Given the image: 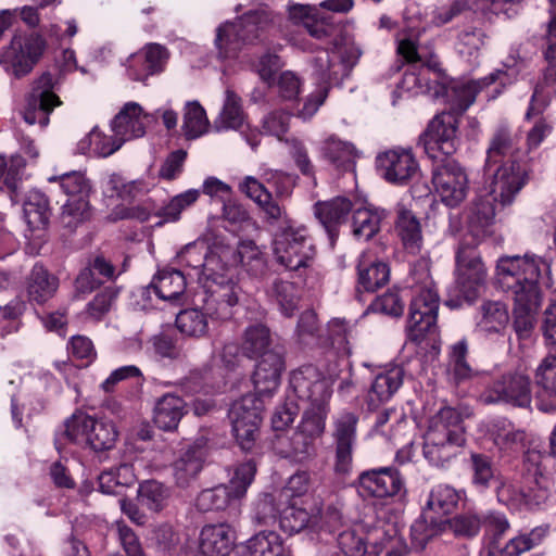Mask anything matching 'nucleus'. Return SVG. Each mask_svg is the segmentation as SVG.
Masks as SVG:
<instances>
[{
  "mask_svg": "<svg viewBox=\"0 0 556 556\" xmlns=\"http://www.w3.org/2000/svg\"><path fill=\"white\" fill-rule=\"evenodd\" d=\"M395 229L408 253L417 254L420 252L424 242L420 223L418 218L404 206L397 207Z\"/></svg>",
  "mask_w": 556,
  "mask_h": 556,
  "instance_id": "obj_38",
  "label": "nucleus"
},
{
  "mask_svg": "<svg viewBox=\"0 0 556 556\" xmlns=\"http://www.w3.org/2000/svg\"><path fill=\"white\" fill-rule=\"evenodd\" d=\"M328 412L329 406L313 407L309 405L304 412L296 430L315 442L325 431Z\"/></svg>",
  "mask_w": 556,
  "mask_h": 556,
  "instance_id": "obj_57",
  "label": "nucleus"
},
{
  "mask_svg": "<svg viewBox=\"0 0 556 556\" xmlns=\"http://www.w3.org/2000/svg\"><path fill=\"white\" fill-rule=\"evenodd\" d=\"M235 541L236 533L230 525H206L200 532V552L205 556H228Z\"/></svg>",
  "mask_w": 556,
  "mask_h": 556,
  "instance_id": "obj_29",
  "label": "nucleus"
},
{
  "mask_svg": "<svg viewBox=\"0 0 556 556\" xmlns=\"http://www.w3.org/2000/svg\"><path fill=\"white\" fill-rule=\"evenodd\" d=\"M86 443L94 452H104L116 444L118 432L111 420L94 418L88 415Z\"/></svg>",
  "mask_w": 556,
  "mask_h": 556,
  "instance_id": "obj_37",
  "label": "nucleus"
},
{
  "mask_svg": "<svg viewBox=\"0 0 556 556\" xmlns=\"http://www.w3.org/2000/svg\"><path fill=\"white\" fill-rule=\"evenodd\" d=\"M386 217L383 210L358 208L353 214V233L356 238L369 240L380 228L381 220Z\"/></svg>",
  "mask_w": 556,
  "mask_h": 556,
  "instance_id": "obj_52",
  "label": "nucleus"
},
{
  "mask_svg": "<svg viewBox=\"0 0 556 556\" xmlns=\"http://www.w3.org/2000/svg\"><path fill=\"white\" fill-rule=\"evenodd\" d=\"M534 378L539 387L556 396V351L548 349V354L538 366ZM538 407L544 413H551L556 410V402L554 404H546L540 401Z\"/></svg>",
  "mask_w": 556,
  "mask_h": 556,
  "instance_id": "obj_46",
  "label": "nucleus"
},
{
  "mask_svg": "<svg viewBox=\"0 0 556 556\" xmlns=\"http://www.w3.org/2000/svg\"><path fill=\"white\" fill-rule=\"evenodd\" d=\"M168 49L160 43L151 42L142 49L141 83L148 77L162 74L169 61Z\"/></svg>",
  "mask_w": 556,
  "mask_h": 556,
  "instance_id": "obj_49",
  "label": "nucleus"
},
{
  "mask_svg": "<svg viewBox=\"0 0 556 556\" xmlns=\"http://www.w3.org/2000/svg\"><path fill=\"white\" fill-rule=\"evenodd\" d=\"M358 416L342 410L332 417L331 439L333 445V471L349 476L353 469V455L357 443Z\"/></svg>",
  "mask_w": 556,
  "mask_h": 556,
  "instance_id": "obj_13",
  "label": "nucleus"
},
{
  "mask_svg": "<svg viewBox=\"0 0 556 556\" xmlns=\"http://www.w3.org/2000/svg\"><path fill=\"white\" fill-rule=\"evenodd\" d=\"M275 24V17L264 9L250 11L235 22H226L216 29L215 47L220 58H231L243 45L253 43Z\"/></svg>",
  "mask_w": 556,
  "mask_h": 556,
  "instance_id": "obj_5",
  "label": "nucleus"
},
{
  "mask_svg": "<svg viewBox=\"0 0 556 556\" xmlns=\"http://www.w3.org/2000/svg\"><path fill=\"white\" fill-rule=\"evenodd\" d=\"M267 351H277L273 346L269 329L263 324L248 326L242 334L241 353L249 358H258Z\"/></svg>",
  "mask_w": 556,
  "mask_h": 556,
  "instance_id": "obj_42",
  "label": "nucleus"
},
{
  "mask_svg": "<svg viewBox=\"0 0 556 556\" xmlns=\"http://www.w3.org/2000/svg\"><path fill=\"white\" fill-rule=\"evenodd\" d=\"M532 400L530 377L521 371H508L497 377L480 395L483 404L505 403L529 407Z\"/></svg>",
  "mask_w": 556,
  "mask_h": 556,
  "instance_id": "obj_16",
  "label": "nucleus"
},
{
  "mask_svg": "<svg viewBox=\"0 0 556 556\" xmlns=\"http://www.w3.org/2000/svg\"><path fill=\"white\" fill-rule=\"evenodd\" d=\"M185 413V401L179 396L166 394L157 401L153 420L160 429L170 431L178 427Z\"/></svg>",
  "mask_w": 556,
  "mask_h": 556,
  "instance_id": "obj_43",
  "label": "nucleus"
},
{
  "mask_svg": "<svg viewBox=\"0 0 556 556\" xmlns=\"http://www.w3.org/2000/svg\"><path fill=\"white\" fill-rule=\"evenodd\" d=\"M459 500L460 493L455 488L444 483L437 484L429 493L424 516L433 521V517L429 515L430 513L438 516L452 514L456 509Z\"/></svg>",
  "mask_w": 556,
  "mask_h": 556,
  "instance_id": "obj_41",
  "label": "nucleus"
},
{
  "mask_svg": "<svg viewBox=\"0 0 556 556\" xmlns=\"http://www.w3.org/2000/svg\"><path fill=\"white\" fill-rule=\"evenodd\" d=\"M263 401L257 394L248 393L235 401L229 409L232 433L241 450L249 452L254 447L263 420Z\"/></svg>",
  "mask_w": 556,
  "mask_h": 556,
  "instance_id": "obj_12",
  "label": "nucleus"
},
{
  "mask_svg": "<svg viewBox=\"0 0 556 556\" xmlns=\"http://www.w3.org/2000/svg\"><path fill=\"white\" fill-rule=\"evenodd\" d=\"M331 380L314 365H304L290 377V387L296 397L313 407L329 406Z\"/></svg>",
  "mask_w": 556,
  "mask_h": 556,
  "instance_id": "obj_18",
  "label": "nucleus"
},
{
  "mask_svg": "<svg viewBox=\"0 0 556 556\" xmlns=\"http://www.w3.org/2000/svg\"><path fill=\"white\" fill-rule=\"evenodd\" d=\"M404 482L395 468L382 467L363 471L358 477L362 495L390 497L400 493Z\"/></svg>",
  "mask_w": 556,
  "mask_h": 556,
  "instance_id": "obj_24",
  "label": "nucleus"
},
{
  "mask_svg": "<svg viewBox=\"0 0 556 556\" xmlns=\"http://www.w3.org/2000/svg\"><path fill=\"white\" fill-rule=\"evenodd\" d=\"M486 39L488 35L483 28L467 24L457 33L455 48L460 55L470 59L479 54Z\"/></svg>",
  "mask_w": 556,
  "mask_h": 556,
  "instance_id": "obj_50",
  "label": "nucleus"
},
{
  "mask_svg": "<svg viewBox=\"0 0 556 556\" xmlns=\"http://www.w3.org/2000/svg\"><path fill=\"white\" fill-rule=\"evenodd\" d=\"M94 275H99L104 279H111L114 276V266L103 256H97L91 267L80 271L76 279L77 288L80 290H91L101 280H96Z\"/></svg>",
  "mask_w": 556,
  "mask_h": 556,
  "instance_id": "obj_60",
  "label": "nucleus"
},
{
  "mask_svg": "<svg viewBox=\"0 0 556 556\" xmlns=\"http://www.w3.org/2000/svg\"><path fill=\"white\" fill-rule=\"evenodd\" d=\"M432 184L437 194L446 206H457L467 195V175L455 160L444 159L434 165Z\"/></svg>",
  "mask_w": 556,
  "mask_h": 556,
  "instance_id": "obj_19",
  "label": "nucleus"
},
{
  "mask_svg": "<svg viewBox=\"0 0 556 556\" xmlns=\"http://www.w3.org/2000/svg\"><path fill=\"white\" fill-rule=\"evenodd\" d=\"M240 556H290L280 535L274 531H261L239 546Z\"/></svg>",
  "mask_w": 556,
  "mask_h": 556,
  "instance_id": "obj_36",
  "label": "nucleus"
},
{
  "mask_svg": "<svg viewBox=\"0 0 556 556\" xmlns=\"http://www.w3.org/2000/svg\"><path fill=\"white\" fill-rule=\"evenodd\" d=\"M206 112L198 101L186 103L182 131L187 139H195L204 135L208 128Z\"/></svg>",
  "mask_w": 556,
  "mask_h": 556,
  "instance_id": "obj_54",
  "label": "nucleus"
},
{
  "mask_svg": "<svg viewBox=\"0 0 556 556\" xmlns=\"http://www.w3.org/2000/svg\"><path fill=\"white\" fill-rule=\"evenodd\" d=\"M340 521V516L337 510H328L324 515L320 509L316 508L315 511L308 513L306 509L290 505L286 507L280 514V528L289 534L298 533L309 527L314 530L328 528L331 530L334 522Z\"/></svg>",
  "mask_w": 556,
  "mask_h": 556,
  "instance_id": "obj_23",
  "label": "nucleus"
},
{
  "mask_svg": "<svg viewBox=\"0 0 556 556\" xmlns=\"http://www.w3.org/2000/svg\"><path fill=\"white\" fill-rule=\"evenodd\" d=\"M459 117L452 112L437 114L420 135L418 143L422 146L429 157L438 159V153L448 156L459 146Z\"/></svg>",
  "mask_w": 556,
  "mask_h": 556,
  "instance_id": "obj_14",
  "label": "nucleus"
},
{
  "mask_svg": "<svg viewBox=\"0 0 556 556\" xmlns=\"http://www.w3.org/2000/svg\"><path fill=\"white\" fill-rule=\"evenodd\" d=\"M255 472L256 465L253 460L238 465L227 484L201 491L195 498V507L204 513L226 509L245 495Z\"/></svg>",
  "mask_w": 556,
  "mask_h": 556,
  "instance_id": "obj_9",
  "label": "nucleus"
},
{
  "mask_svg": "<svg viewBox=\"0 0 556 556\" xmlns=\"http://www.w3.org/2000/svg\"><path fill=\"white\" fill-rule=\"evenodd\" d=\"M439 304L434 283L425 273V281L415 287L409 306L407 331L413 341H421L427 333L435 330Z\"/></svg>",
  "mask_w": 556,
  "mask_h": 556,
  "instance_id": "obj_11",
  "label": "nucleus"
},
{
  "mask_svg": "<svg viewBox=\"0 0 556 556\" xmlns=\"http://www.w3.org/2000/svg\"><path fill=\"white\" fill-rule=\"evenodd\" d=\"M186 289V279L181 271L160 270L147 287V293L154 292L160 299L165 301H176L184 294Z\"/></svg>",
  "mask_w": 556,
  "mask_h": 556,
  "instance_id": "obj_40",
  "label": "nucleus"
},
{
  "mask_svg": "<svg viewBox=\"0 0 556 556\" xmlns=\"http://www.w3.org/2000/svg\"><path fill=\"white\" fill-rule=\"evenodd\" d=\"M358 286L365 291L374 292L389 281V266L379 261L370 251L359 255L357 263Z\"/></svg>",
  "mask_w": 556,
  "mask_h": 556,
  "instance_id": "obj_33",
  "label": "nucleus"
},
{
  "mask_svg": "<svg viewBox=\"0 0 556 556\" xmlns=\"http://www.w3.org/2000/svg\"><path fill=\"white\" fill-rule=\"evenodd\" d=\"M24 216L33 229L45 228L51 217V207L47 195L39 190H30L23 205Z\"/></svg>",
  "mask_w": 556,
  "mask_h": 556,
  "instance_id": "obj_45",
  "label": "nucleus"
},
{
  "mask_svg": "<svg viewBox=\"0 0 556 556\" xmlns=\"http://www.w3.org/2000/svg\"><path fill=\"white\" fill-rule=\"evenodd\" d=\"M493 225L490 227V233L479 239L470 232V215L468 216V231L463 242L459 243L456 251V282L459 292L464 298L472 302L475 301L485 286L488 270L477 252L476 247L485 238L493 233Z\"/></svg>",
  "mask_w": 556,
  "mask_h": 556,
  "instance_id": "obj_6",
  "label": "nucleus"
},
{
  "mask_svg": "<svg viewBox=\"0 0 556 556\" xmlns=\"http://www.w3.org/2000/svg\"><path fill=\"white\" fill-rule=\"evenodd\" d=\"M208 455V439L201 434L182 446L172 464L173 478L177 486L188 488L204 468Z\"/></svg>",
  "mask_w": 556,
  "mask_h": 556,
  "instance_id": "obj_20",
  "label": "nucleus"
},
{
  "mask_svg": "<svg viewBox=\"0 0 556 556\" xmlns=\"http://www.w3.org/2000/svg\"><path fill=\"white\" fill-rule=\"evenodd\" d=\"M273 250L277 262L289 270L307 267L315 255L306 228L291 220H285L276 231Z\"/></svg>",
  "mask_w": 556,
  "mask_h": 556,
  "instance_id": "obj_8",
  "label": "nucleus"
},
{
  "mask_svg": "<svg viewBox=\"0 0 556 556\" xmlns=\"http://www.w3.org/2000/svg\"><path fill=\"white\" fill-rule=\"evenodd\" d=\"M139 125V104L126 103L111 122L113 134L124 143L136 138Z\"/></svg>",
  "mask_w": 556,
  "mask_h": 556,
  "instance_id": "obj_48",
  "label": "nucleus"
},
{
  "mask_svg": "<svg viewBox=\"0 0 556 556\" xmlns=\"http://www.w3.org/2000/svg\"><path fill=\"white\" fill-rule=\"evenodd\" d=\"M108 191L115 192L121 200L109 215L112 222L122 219H134L139 214L137 195L139 194V185L136 180L125 182L119 175H112L106 184Z\"/></svg>",
  "mask_w": 556,
  "mask_h": 556,
  "instance_id": "obj_27",
  "label": "nucleus"
},
{
  "mask_svg": "<svg viewBox=\"0 0 556 556\" xmlns=\"http://www.w3.org/2000/svg\"><path fill=\"white\" fill-rule=\"evenodd\" d=\"M351 211L352 202L345 197H337L329 201L318 202L315 205V215L331 239L334 237L336 227L345 222Z\"/></svg>",
  "mask_w": 556,
  "mask_h": 556,
  "instance_id": "obj_39",
  "label": "nucleus"
},
{
  "mask_svg": "<svg viewBox=\"0 0 556 556\" xmlns=\"http://www.w3.org/2000/svg\"><path fill=\"white\" fill-rule=\"evenodd\" d=\"M295 340L301 345L316 344L320 337V325L313 309L304 311L298 320Z\"/></svg>",
  "mask_w": 556,
  "mask_h": 556,
  "instance_id": "obj_61",
  "label": "nucleus"
},
{
  "mask_svg": "<svg viewBox=\"0 0 556 556\" xmlns=\"http://www.w3.org/2000/svg\"><path fill=\"white\" fill-rule=\"evenodd\" d=\"M59 289V278L42 264H35L26 278L28 301L42 305L51 300Z\"/></svg>",
  "mask_w": 556,
  "mask_h": 556,
  "instance_id": "obj_31",
  "label": "nucleus"
},
{
  "mask_svg": "<svg viewBox=\"0 0 556 556\" xmlns=\"http://www.w3.org/2000/svg\"><path fill=\"white\" fill-rule=\"evenodd\" d=\"M338 545L345 556H378L377 552H368L364 538L355 530L348 529L339 533Z\"/></svg>",
  "mask_w": 556,
  "mask_h": 556,
  "instance_id": "obj_64",
  "label": "nucleus"
},
{
  "mask_svg": "<svg viewBox=\"0 0 556 556\" xmlns=\"http://www.w3.org/2000/svg\"><path fill=\"white\" fill-rule=\"evenodd\" d=\"M465 428L459 412L442 406L428 420L424 434L422 454L430 465L448 468L464 452Z\"/></svg>",
  "mask_w": 556,
  "mask_h": 556,
  "instance_id": "obj_3",
  "label": "nucleus"
},
{
  "mask_svg": "<svg viewBox=\"0 0 556 556\" xmlns=\"http://www.w3.org/2000/svg\"><path fill=\"white\" fill-rule=\"evenodd\" d=\"M519 137L507 125H498L490 138L484 165L491 179L489 191L470 208V232L476 238L490 233L495 217L496 203L502 206L513 202L525 184V169L518 163Z\"/></svg>",
  "mask_w": 556,
  "mask_h": 556,
  "instance_id": "obj_1",
  "label": "nucleus"
},
{
  "mask_svg": "<svg viewBox=\"0 0 556 556\" xmlns=\"http://www.w3.org/2000/svg\"><path fill=\"white\" fill-rule=\"evenodd\" d=\"M490 437L500 452L513 454L525 448L528 434L506 418L493 420L489 428Z\"/></svg>",
  "mask_w": 556,
  "mask_h": 556,
  "instance_id": "obj_30",
  "label": "nucleus"
},
{
  "mask_svg": "<svg viewBox=\"0 0 556 556\" xmlns=\"http://www.w3.org/2000/svg\"><path fill=\"white\" fill-rule=\"evenodd\" d=\"M403 367L396 365L379 372L368 392V405L378 407L388 402L400 389L404 378Z\"/></svg>",
  "mask_w": 556,
  "mask_h": 556,
  "instance_id": "obj_34",
  "label": "nucleus"
},
{
  "mask_svg": "<svg viewBox=\"0 0 556 556\" xmlns=\"http://www.w3.org/2000/svg\"><path fill=\"white\" fill-rule=\"evenodd\" d=\"M253 372V383L258 396L271 395L279 387L285 370V359L280 351H267Z\"/></svg>",
  "mask_w": 556,
  "mask_h": 556,
  "instance_id": "obj_26",
  "label": "nucleus"
},
{
  "mask_svg": "<svg viewBox=\"0 0 556 556\" xmlns=\"http://www.w3.org/2000/svg\"><path fill=\"white\" fill-rule=\"evenodd\" d=\"M497 501L513 511H528L539 508L548 497V491L534 485L523 488L515 481L503 480L496 486Z\"/></svg>",
  "mask_w": 556,
  "mask_h": 556,
  "instance_id": "obj_22",
  "label": "nucleus"
},
{
  "mask_svg": "<svg viewBox=\"0 0 556 556\" xmlns=\"http://www.w3.org/2000/svg\"><path fill=\"white\" fill-rule=\"evenodd\" d=\"M203 309L212 320H227L233 314V307L239 303L241 292L236 279V269L230 261L217 269L214 275L202 281Z\"/></svg>",
  "mask_w": 556,
  "mask_h": 556,
  "instance_id": "obj_7",
  "label": "nucleus"
},
{
  "mask_svg": "<svg viewBox=\"0 0 556 556\" xmlns=\"http://www.w3.org/2000/svg\"><path fill=\"white\" fill-rule=\"evenodd\" d=\"M446 525L456 536L472 538L479 533L482 518L475 513H465L447 520Z\"/></svg>",
  "mask_w": 556,
  "mask_h": 556,
  "instance_id": "obj_63",
  "label": "nucleus"
},
{
  "mask_svg": "<svg viewBox=\"0 0 556 556\" xmlns=\"http://www.w3.org/2000/svg\"><path fill=\"white\" fill-rule=\"evenodd\" d=\"M468 343L459 340L450 348L448 374L455 383H460L473 377L475 371L467 362Z\"/></svg>",
  "mask_w": 556,
  "mask_h": 556,
  "instance_id": "obj_51",
  "label": "nucleus"
},
{
  "mask_svg": "<svg viewBox=\"0 0 556 556\" xmlns=\"http://www.w3.org/2000/svg\"><path fill=\"white\" fill-rule=\"evenodd\" d=\"M60 181V187L68 199L89 200L91 186L86 176L80 172H71L61 175L60 177H51L49 181Z\"/></svg>",
  "mask_w": 556,
  "mask_h": 556,
  "instance_id": "obj_58",
  "label": "nucleus"
},
{
  "mask_svg": "<svg viewBox=\"0 0 556 556\" xmlns=\"http://www.w3.org/2000/svg\"><path fill=\"white\" fill-rule=\"evenodd\" d=\"M90 217L89 200L67 199L62 206L60 222L62 226L70 231L75 230L80 224Z\"/></svg>",
  "mask_w": 556,
  "mask_h": 556,
  "instance_id": "obj_56",
  "label": "nucleus"
},
{
  "mask_svg": "<svg viewBox=\"0 0 556 556\" xmlns=\"http://www.w3.org/2000/svg\"><path fill=\"white\" fill-rule=\"evenodd\" d=\"M235 254L230 245L214 244L211 249L204 242L187 244L177 255L181 265L195 270L200 281L222 268L225 263L233 258Z\"/></svg>",
  "mask_w": 556,
  "mask_h": 556,
  "instance_id": "obj_17",
  "label": "nucleus"
},
{
  "mask_svg": "<svg viewBox=\"0 0 556 556\" xmlns=\"http://www.w3.org/2000/svg\"><path fill=\"white\" fill-rule=\"evenodd\" d=\"M199 195V190L190 189L172 198L166 205L153 208V215L159 217V220L155 222L154 225L162 226L167 222H177L180 218L181 212L195 203ZM151 214L150 203L147 199L144 200L143 205H141V223L147 220Z\"/></svg>",
  "mask_w": 556,
  "mask_h": 556,
  "instance_id": "obj_32",
  "label": "nucleus"
},
{
  "mask_svg": "<svg viewBox=\"0 0 556 556\" xmlns=\"http://www.w3.org/2000/svg\"><path fill=\"white\" fill-rule=\"evenodd\" d=\"M45 49L43 39L36 34L14 36L11 41L13 74L20 78L27 75L39 60Z\"/></svg>",
  "mask_w": 556,
  "mask_h": 556,
  "instance_id": "obj_25",
  "label": "nucleus"
},
{
  "mask_svg": "<svg viewBox=\"0 0 556 556\" xmlns=\"http://www.w3.org/2000/svg\"><path fill=\"white\" fill-rule=\"evenodd\" d=\"M358 58L359 52L353 47L336 46L332 51H320L314 59V75L321 85L305 99L298 116L303 121L314 116L328 97L329 85L348 77Z\"/></svg>",
  "mask_w": 556,
  "mask_h": 556,
  "instance_id": "obj_4",
  "label": "nucleus"
},
{
  "mask_svg": "<svg viewBox=\"0 0 556 556\" xmlns=\"http://www.w3.org/2000/svg\"><path fill=\"white\" fill-rule=\"evenodd\" d=\"M509 321L507 305L502 301L488 300L479 306L475 331L484 338L504 336Z\"/></svg>",
  "mask_w": 556,
  "mask_h": 556,
  "instance_id": "obj_28",
  "label": "nucleus"
},
{
  "mask_svg": "<svg viewBox=\"0 0 556 556\" xmlns=\"http://www.w3.org/2000/svg\"><path fill=\"white\" fill-rule=\"evenodd\" d=\"M497 286L513 296L514 329L521 340L531 337L542 304L541 285L551 288V264L533 253L503 255L496 262Z\"/></svg>",
  "mask_w": 556,
  "mask_h": 556,
  "instance_id": "obj_2",
  "label": "nucleus"
},
{
  "mask_svg": "<svg viewBox=\"0 0 556 556\" xmlns=\"http://www.w3.org/2000/svg\"><path fill=\"white\" fill-rule=\"evenodd\" d=\"M324 155L338 166L350 165L355 157V148L352 143L342 141L336 136H330L324 142Z\"/></svg>",
  "mask_w": 556,
  "mask_h": 556,
  "instance_id": "obj_62",
  "label": "nucleus"
},
{
  "mask_svg": "<svg viewBox=\"0 0 556 556\" xmlns=\"http://www.w3.org/2000/svg\"><path fill=\"white\" fill-rule=\"evenodd\" d=\"M206 312L202 308H188L180 311L176 316L177 329L187 337H203L208 329Z\"/></svg>",
  "mask_w": 556,
  "mask_h": 556,
  "instance_id": "obj_53",
  "label": "nucleus"
},
{
  "mask_svg": "<svg viewBox=\"0 0 556 556\" xmlns=\"http://www.w3.org/2000/svg\"><path fill=\"white\" fill-rule=\"evenodd\" d=\"M243 119L241 99L232 90L227 89L223 111L215 121L216 129H238L243 125Z\"/></svg>",
  "mask_w": 556,
  "mask_h": 556,
  "instance_id": "obj_55",
  "label": "nucleus"
},
{
  "mask_svg": "<svg viewBox=\"0 0 556 556\" xmlns=\"http://www.w3.org/2000/svg\"><path fill=\"white\" fill-rule=\"evenodd\" d=\"M273 447L281 457L299 463L315 454V442L298 430L291 434H277Z\"/></svg>",
  "mask_w": 556,
  "mask_h": 556,
  "instance_id": "obj_35",
  "label": "nucleus"
},
{
  "mask_svg": "<svg viewBox=\"0 0 556 556\" xmlns=\"http://www.w3.org/2000/svg\"><path fill=\"white\" fill-rule=\"evenodd\" d=\"M233 258L230 260V265L235 269L237 262L252 275H261L266 268V258L264 252L252 241H241L237 250H233Z\"/></svg>",
  "mask_w": 556,
  "mask_h": 556,
  "instance_id": "obj_47",
  "label": "nucleus"
},
{
  "mask_svg": "<svg viewBox=\"0 0 556 556\" xmlns=\"http://www.w3.org/2000/svg\"><path fill=\"white\" fill-rule=\"evenodd\" d=\"M376 165L388 182L400 186L408 184L419 173V164L410 149L394 148L379 153Z\"/></svg>",
  "mask_w": 556,
  "mask_h": 556,
  "instance_id": "obj_21",
  "label": "nucleus"
},
{
  "mask_svg": "<svg viewBox=\"0 0 556 556\" xmlns=\"http://www.w3.org/2000/svg\"><path fill=\"white\" fill-rule=\"evenodd\" d=\"M516 63L515 59L507 60L503 63L504 68H497L479 79L451 81L446 89V97L452 108L463 113L473 104L477 96L491 85L498 84L505 87L513 84L518 75V70L515 68Z\"/></svg>",
  "mask_w": 556,
  "mask_h": 556,
  "instance_id": "obj_10",
  "label": "nucleus"
},
{
  "mask_svg": "<svg viewBox=\"0 0 556 556\" xmlns=\"http://www.w3.org/2000/svg\"><path fill=\"white\" fill-rule=\"evenodd\" d=\"M59 84V78L49 72L42 73L34 81L23 112L27 124H38L42 128L49 124L50 114L54 108L62 104L60 97L55 93Z\"/></svg>",
  "mask_w": 556,
  "mask_h": 556,
  "instance_id": "obj_15",
  "label": "nucleus"
},
{
  "mask_svg": "<svg viewBox=\"0 0 556 556\" xmlns=\"http://www.w3.org/2000/svg\"><path fill=\"white\" fill-rule=\"evenodd\" d=\"M547 531V527H536L528 533L514 536L501 549H489L485 556H521L541 544Z\"/></svg>",
  "mask_w": 556,
  "mask_h": 556,
  "instance_id": "obj_44",
  "label": "nucleus"
},
{
  "mask_svg": "<svg viewBox=\"0 0 556 556\" xmlns=\"http://www.w3.org/2000/svg\"><path fill=\"white\" fill-rule=\"evenodd\" d=\"M270 292L280 312L285 316L291 317L298 308L299 302V292L295 285L289 281L276 280Z\"/></svg>",
  "mask_w": 556,
  "mask_h": 556,
  "instance_id": "obj_59",
  "label": "nucleus"
}]
</instances>
